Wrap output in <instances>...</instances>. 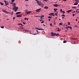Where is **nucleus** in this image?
Segmentation results:
<instances>
[{"mask_svg": "<svg viewBox=\"0 0 79 79\" xmlns=\"http://www.w3.org/2000/svg\"><path fill=\"white\" fill-rule=\"evenodd\" d=\"M48 18H50V19H52V17H50V16L48 17Z\"/></svg>", "mask_w": 79, "mask_h": 79, "instance_id": "7c9ffc66", "label": "nucleus"}, {"mask_svg": "<svg viewBox=\"0 0 79 79\" xmlns=\"http://www.w3.org/2000/svg\"><path fill=\"white\" fill-rule=\"evenodd\" d=\"M44 9H48V7L46 6L44 7Z\"/></svg>", "mask_w": 79, "mask_h": 79, "instance_id": "2eb2a0df", "label": "nucleus"}, {"mask_svg": "<svg viewBox=\"0 0 79 79\" xmlns=\"http://www.w3.org/2000/svg\"><path fill=\"white\" fill-rule=\"evenodd\" d=\"M4 2L5 3V5L6 6V5H8V2L6 1H4Z\"/></svg>", "mask_w": 79, "mask_h": 79, "instance_id": "20e7f679", "label": "nucleus"}, {"mask_svg": "<svg viewBox=\"0 0 79 79\" xmlns=\"http://www.w3.org/2000/svg\"><path fill=\"white\" fill-rule=\"evenodd\" d=\"M26 1H29V0H25Z\"/></svg>", "mask_w": 79, "mask_h": 79, "instance_id": "69168bd1", "label": "nucleus"}, {"mask_svg": "<svg viewBox=\"0 0 79 79\" xmlns=\"http://www.w3.org/2000/svg\"><path fill=\"white\" fill-rule=\"evenodd\" d=\"M41 18H44V15H42V16H40Z\"/></svg>", "mask_w": 79, "mask_h": 79, "instance_id": "aec40b11", "label": "nucleus"}, {"mask_svg": "<svg viewBox=\"0 0 79 79\" xmlns=\"http://www.w3.org/2000/svg\"><path fill=\"white\" fill-rule=\"evenodd\" d=\"M35 1H36L38 5H39L40 6L42 7L43 6H44V5L43 3H42L41 2H40L38 0H35Z\"/></svg>", "mask_w": 79, "mask_h": 79, "instance_id": "f257e3e1", "label": "nucleus"}, {"mask_svg": "<svg viewBox=\"0 0 79 79\" xmlns=\"http://www.w3.org/2000/svg\"><path fill=\"white\" fill-rule=\"evenodd\" d=\"M36 29H37L38 30H40V28H36Z\"/></svg>", "mask_w": 79, "mask_h": 79, "instance_id": "4be33fe9", "label": "nucleus"}, {"mask_svg": "<svg viewBox=\"0 0 79 79\" xmlns=\"http://www.w3.org/2000/svg\"><path fill=\"white\" fill-rule=\"evenodd\" d=\"M50 25L51 26H52V24H50Z\"/></svg>", "mask_w": 79, "mask_h": 79, "instance_id": "8fccbe9b", "label": "nucleus"}, {"mask_svg": "<svg viewBox=\"0 0 79 79\" xmlns=\"http://www.w3.org/2000/svg\"><path fill=\"white\" fill-rule=\"evenodd\" d=\"M23 24H26L25 23H24V22H23Z\"/></svg>", "mask_w": 79, "mask_h": 79, "instance_id": "09e8293b", "label": "nucleus"}, {"mask_svg": "<svg viewBox=\"0 0 79 79\" xmlns=\"http://www.w3.org/2000/svg\"><path fill=\"white\" fill-rule=\"evenodd\" d=\"M12 2H15V0H11Z\"/></svg>", "mask_w": 79, "mask_h": 79, "instance_id": "c85d7f7f", "label": "nucleus"}, {"mask_svg": "<svg viewBox=\"0 0 79 79\" xmlns=\"http://www.w3.org/2000/svg\"><path fill=\"white\" fill-rule=\"evenodd\" d=\"M62 12L63 13V14H64V13H65V12H64V11H62Z\"/></svg>", "mask_w": 79, "mask_h": 79, "instance_id": "e433bc0d", "label": "nucleus"}, {"mask_svg": "<svg viewBox=\"0 0 79 79\" xmlns=\"http://www.w3.org/2000/svg\"><path fill=\"white\" fill-rule=\"evenodd\" d=\"M60 11H61V12H63V10H62V9H60Z\"/></svg>", "mask_w": 79, "mask_h": 79, "instance_id": "cd10ccee", "label": "nucleus"}, {"mask_svg": "<svg viewBox=\"0 0 79 79\" xmlns=\"http://www.w3.org/2000/svg\"><path fill=\"white\" fill-rule=\"evenodd\" d=\"M36 32H40L38 31V30H36Z\"/></svg>", "mask_w": 79, "mask_h": 79, "instance_id": "37998d69", "label": "nucleus"}, {"mask_svg": "<svg viewBox=\"0 0 79 79\" xmlns=\"http://www.w3.org/2000/svg\"><path fill=\"white\" fill-rule=\"evenodd\" d=\"M27 19V18H24V20H26Z\"/></svg>", "mask_w": 79, "mask_h": 79, "instance_id": "79ce46f5", "label": "nucleus"}, {"mask_svg": "<svg viewBox=\"0 0 79 79\" xmlns=\"http://www.w3.org/2000/svg\"><path fill=\"white\" fill-rule=\"evenodd\" d=\"M76 15V14L73 15V16H74V15Z\"/></svg>", "mask_w": 79, "mask_h": 79, "instance_id": "603ef678", "label": "nucleus"}, {"mask_svg": "<svg viewBox=\"0 0 79 79\" xmlns=\"http://www.w3.org/2000/svg\"><path fill=\"white\" fill-rule=\"evenodd\" d=\"M2 10L4 13H6V11L5 10Z\"/></svg>", "mask_w": 79, "mask_h": 79, "instance_id": "4468645a", "label": "nucleus"}, {"mask_svg": "<svg viewBox=\"0 0 79 79\" xmlns=\"http://www.w3.org/2000/svg\"><path fill=\"white\" fill-rule=\"evenodd\" d=\"M57 17H56V19H57Z\"/></svg>", "mask_w": 79, "mask_h": 79, "instance_id": "774afa93", "label": "nucleus"}, {"mask_svg": "<svg viewBox=\"0 0 79 79\" xmlns=\"http://www.w3.org/2000/svg\"><path fill=\"white\" fill-rule=\"evenodd\" d=\"M70 28L72 30V27H70Z\"/></svg>", "mask_w": 79, "mask_h": 79, "instance_id": "c03bdc74", "label": "nucleus"}, {"mask_svg": "<svg viewBox=\"0 0 79 79\" xmlns=\"http://www.w3.org/2000/svg\"><path fill=\"white\" fill-rule=\"evenodd\" d=\"M59 35V33H57V34H55V35H56V36H58Z\"/></svg>", "mask_w": 79, "mask_h": 79, "instance_id": "412c9836", "label": "nucleus"}, {"mask_svg": "<svg viewBox=\"0 0 79 79\" xmlns=\"http://www.w3.org/2000/svg\"><path fill=\"white\" fill-rule=\"evenodd\" d=\"M39 20H40V21H42V19H39Z\"/></svg>", "mask_w": 79, "mask_h": 79, "instance_id": "4d7b16f0", "label": "nucleus"}, {"mask_svg": "<svg viewBox=\"0 0 79 79\" xmlns=\"http://www.w3.org/2000/svg\"><path fill=\"white\" fill-rule=\"evenodd\" d=\"M51 35H52V36H55V34H56V33H54L53 32H52L51 33Z\"/></svg>", "mask_w": 79, "mask_h": 79, "instance_id": "39448f33", "label": "nucleus"}, {"mask_svg": "<svg viewBox=\"0 0 79 79\" xmlns=\"http://www.w3.org/2000/svg\"><path fill=\"white\" fill-rule=\"evenodd\" d=\"M56 10H58V9H56Z\"/></svg>", "mask_w": 79, "mask_h": 79, "instance_id": "338daca9", "label": "nucleus"}, {"mask_svg": "<svg viewBox=\"0 0 79 79\" xmlns=\"http://www.w3.org/2000/svg\"><path fill=\"white\" fill-rule=\"evenodd\" d=\"M66 29H67V30H68V28L67 27H66Z\"/></svg>", "mask_w": 79, "mask_h": 79, "instance_id": "864d4df0", "label": "nucleus"}, {"mask_svg": "<svg viewBox=\"0 0 79 79\" xmlns=\"http://www.w3.org/2000/svg\"><path fill=\"white\" fill-rule=\"evenodd\" d=\"M75 13V11H74L73 12H72V13Z\"/></svg>", "mask_w": 79, "mask_h": 79, "instance_id": "5fc2aeb1", "label": "nucleus"}, {"mask_svg": "<svg viewBox=\"0 0 79 79\" xmlns=\"http://www.w3.org/2000/svg\"><path fill=\"white\" fill-rule=\"evenodd\" d=\"M58 12H57L55 14V15H56V16H58V15H57V14H58Z\"/></svg>", "mask_w": 79, "mask_h": 79, "instance_id": "6ab92c4d", "label": "nucleus"}, {"mask_svg": "<svg viewBox=\"0 0 79 79\" xmlns=\"http://www.w3.org/2000/svg\"><path fill=\"white\" fill-rule=\"evenodd\" d=\"M20 13H21V12H18L16 13V15H18V14H20Z\"/></svg>", "mask_w": 79, "mask_h": 79, "instance_id": "f8f14e48", "label": "nucleus"}, {"mask_svg": "<svg viewBox=\"0 0 79 79\" xmlns=\"http://www.w3.org/2000/svg\"><path fill=\"white\" fill-rule=\"evenodd\" d=\"M15 18H15V17H14L13 18V20H14V19H15Z\"/></svg>", "mask_w": 79, "mask_h": 79, "instance_id": "4c0bfd02", "label": "nucleus"}, {"mask_svg": "<svg viewBox=\"0 0 79 79\" xmlns=\"http://www.w3.org/2000/svg\"><path fill=\"white\" fill-rule=\"evenodd\" d=\"M76 21H77V19H76Z\"/></svg>", "mask_w": 79, "mask_h": 79, "instance_id": "bf43d9fd", "label": "nucleus"}, {"mask_svg": "<svg viewBox=\"0 0 79 79\" xmlns=\"http://www.w3.org/2000/svg\"><path fill=\"white\" fill-rule=\"evenodd\" d=\"M44 1H45V2H47V0H43Z\"/></svg>", "mask_w": 79, "mask_h": 79, "instance_id": "6e6d98bb", "label": "nucleus"}, {"mask_svg": "<svg viewBox=\"0 0 79 79\" xmlns=\"http://www.w3.org/2000/svg\"><path fill=\"white\" fill-rule=\"evenodd\" d=\"M71 40H76V39L74 38H71Z\"/></svg>", "mask_w": 79, "mask_h": 79, "instance_id": "9d476101", "label": "nucleus"}, {"mask_svg": "<svg viewBox=\"0 0 79 79\" xmlns=\"http://www.w3.org/2000/svg\"><path fill=\"white\" fill-rule=\"evenodd\" d=\"M63 0V1H64V2H66L67 0Z\"/></svg>", "mask_w": 79, "mask_h": 79, "instance_id": "a18cd8bd", "label": "nucleus"}, {"mask_svg": "<svg viewBox=\"0 0 79 79\" xmlns=\"http://www.w3.org/2000/svg\"><path fill=\"white\" fill-rule=\"evenodd\" d=\"M32 13V11H29L28 12H26V14H27V15H29V14H30V13Z\"/></svg>", "mask_w": 79, "mask_h": 79, "instance_id": "423d86ee", "label": "nucleus"}, {"mask_svg": "<svg viewBox=\"0 0 79 79\" xmlns=\"http://www.w3.org/2000/svg\"><path fill=\"white\" fill-rule=\"evenodd\" d=\"M70 27H71L68 26V27H67V28H70Z\"/></svg>", "mask_w": 79, "mask_h": 79, "instance_id": "58836bf2", "label": "nucleus"}, {"mask_svg": "<svg viewBox=\"0 0 79 79\" xmlns=\"http://www.w3.org/2000/svg\"><path fill=\"white\" fill-rule=\"evenodd\" d=\"M35 17H40V16H36V15H35Z\"/></svg>", "mask_w": 79, "mask_h": 79, "instance_id": "393cba45", "label": "nucleus"}, {"mask_svg": "<svg viewBox=\"0 0 79 79\" xmlns=\"http://www.w3.org/2000/svg\"><path fill=\"white\" fill-rule=\"evenodd\" d=\"M54 10L55 12H56V9H54Z\"/></svg>", "mask_w": 79, "mask_h": 79, "instance_id": "5701e85b", "label": "nucleus"}, {"mask_svg": "<svg viewBox=\"0 0 79 79\" xmlns=\"http://www.w3.org/2000/svg\"><path fill=\"white\" fill-rule=\"evenodd\" d=\"M78 4V3L77 2H75V3L74 4V5H77Z\"/></svg>", "mask_w": 79, "mask_h": 79, "instance_id": "ddd939ff", "label": "nucleus"}, {"mask_svg": "<svg viewBox=\"0 0 79 79\" xmlns=\"http://www.w3.org/2000/svg\"><path fill=\"white\" fill-rule=\"evenodd\" d=\"M13 12H11V15H13Z\"/></svg>", "mask_w": 79, "mask_h": 79, "instance_id": "2f4dec72", "label": "nucleus"}, {"mask_svg": "<svg viewBox=\"0 0 79 79\" xmlns=\"http://www.w3.org/2000/svg\"><path fill=\"white\" fill-rule=\"evenodd\" d=\"M48 21H50V19H49Z\"/></svg>", "mask_w": 79, "mask_h": 79, "instance_id": "13d9d810", "label": "nucleus"}, {"mask_svg": "<svg viewBox=\"0 0 79 79\" xmlns=\"http://www.w3.org/2000/svg\"><path fill=\"white\" fill-rule=\"evenodd\" d=\"M56 28H57V29H58L57 30V31H60V28L58 27H56Z\"/></svg>", "mask_w": 79, "mask_h": 79, "instance_id": "dca6fc26", "label": "nucleus"}, {"mask_svg": "<svg viewBox=\"0 0 79 79\" xmlns=\"http://www.w3.org/2000/svg\"><path fill=\"white\" fill-rule=\"evenodd\" d=\"M44 23V20H42V21L41 22V23Z\"/></svg>", "mask_w": 79, "mask_h": 79, "instance_id": "b1692460", "label": "nucleus"}, {"mask_svg": "<svg viewBox=\"0 0 79 79\" xmlns=\"http://www.w3.org/2000/svg\"><path fill=\"white\" fill-rule=\"evenodd\" d=\"M66 42H67L66 41H63V43H66Z\"/></svg>", "mask_w": 79, "mask_h": 79, "instance_id": "a878e982", "label": "nucleus"}, {"mask_svg": "<svg viewBox=\"0 0 79 79\" xmlns=\"http://www.w3.org/2000/svg\"><path fill=\"white\" fill-rule=\"evenodd\" d=\"M78 0H75V2H78Z\"/></svg>", "mask_w": 79, "mask_h": 79, "instance_id": "c9c22d12", "label": "nucleus"}, {"mask_svg": "<svg viewBox=\"0 0 79 79\" xmlns=\"http://www.w3.org/2000/svg\"><path fill=\"white\" fill-rule=\"evenodd\" d=\"M27 19L28 21V20H29V18H27Z\"/></svg>", "mask_w": 79, "mask_h": 79, "instance_id": "de8ad7c7", "label": "nucleus"}, {"mask_svg": "<svg viewBox=\"0 0 79 79\" xmlns=\"http://www.w3.org/2000/svg\"><path fill=\"white\" fill-rule=\"evenodd\" d=\"M8 13H9L10 14V15H11V13H10V12H8Z\"/></svg>", "mask_w": 79, "mask_h": 79, "instance_id": "052dcab7", "label": "nucleus"}, {"mask_svg": "<svg viewBox=\"0 0 79 79\" xmlns=\"http://www.w3.org/2000/svg\"><path fill=\"white\" fill-rule=\"evenodd\" d=\"M53 6H56V7H58V6H60V5L54 4L53 5Z\"/></svg>", "mask_w": 79, "mask_h": 79, "instance_id": "0eeeda50", "label": "nucleus"}, {"mask_svg": "<svg viewBox=\"0 0 79 79\" xmlns=\"http://www.w3.org/2000/svg\"><path fill=\"white\" fill-rule=\"evenodd\" d=\"M6 14H8V12H7V11H6Z\"/></svg>", "mask_w": 79, "mask_h": 79, "instance_id": "49530a36", "label": "nucleus"}, {"mask_svg": "<svg viewBox=\"0 0 79 79\" xmlns=\"http://www.w3.org/2000/svg\"><path fill=\"white\" fill-rule=\"evenodd\" d=\"M41 9H42L41 8H40V9H37L36 10V12H37V13H38V12H39V11H40L41 10Z\"/></svg>", "mask_w": 79, "mask_h": 79, "instance_id": "7ed1b4c3", "label": "nucleus"}, {"mask_svg": "<svg viewBox=\"0 0 79 79\" xmlns=\"http://www.w3.org/2000/svg\"><path fill=\"white\" fill-rule=\"evenodd\" d=\"M1 28H2V29H3L4 28V26H1Z\"/></svg>", "mask_w": 79, "mask_h": 79, "instance_id": "bb28decb", "label": "nucleus"}, {"mask_svg": "<svg viewBox=\"0 0 79 79\" xmlns=\"http://www.w3.org/2000/svg\"><path fill=\"white\" fill-rule=\"evenodd\" d=\"M18 25H21L22 26H23V24H22L21 23H18Z\"/></svg>", "mask_w": 79, "mask_h": 79, "instance_id": "f3484780", "label": "nucleus"}, {"mask_svg": "<svg viewBox=\"0 0 79 79\" xmlns=\"http://www.w3.org/2000/svg\"><path fill=\"white\" fill-rule=\"evenodd\" d=\"M68 25H70V23L69 22H68Z\"/></svg>", "mask_w": 79, "mask_h": 79, "instance_id": "a19ab883", "label": "nucleus"}, {"mask_svg": "<svg viewBox=\"0 0 79 79\" xmlns=\"http://www.w3.org/2000/svg\"><path fill=\"white\" fill-rule=\"evenodd\" d=\"M77 11H78V10H79V9H77Z\"/></svg>", "mask_w": 79, "mask_h": 79, "instance_id": "0e129e2a", "label": "nucleus"}, {"mask_svg": "<svg viewBox=\"0 0 79 79\" xmlns=\"http://www.w3.org/2000/svg\"><path fill=\"white\" fill-rule=\"evenodd\" d=\"M61 16H64L65 17V15H61Z\"/></svg>", "mask_w": 79, "mask_h": 79, "instance_id": "72a5a7b5", "label": "nucleus"}, {"mask_svg": "<svg viewBox=\"0 0 79 79\" xmlns=\"http://www.w3.org/2000/svg\"><path fill=\"white\" fill-rule=\"evenodd\" d=\"M72 11H73L72 10H69L67 11L66 12L68 13H70V12Z\"/></svg>", "mask_w": 79, "mask_h": 79, "instance_id": "1a4fd4ad", "label": "nucleus"}, {"mask_svg": "<svg viewBox=\"0 0 79 79\" xmlns=\"http://www.w3.org/2000/svg\"><path fill=\"white\" fill-rule=\"evenodd\" d=\"M43 25L44 26H45V24H43Z\"/></svg>", "mask_w": 79, "mask_h": 79, "instance_id": "e2e57ef3", "label": "nucleus"}, {"mask_svg": "<svg viewBox=\"0 0 79 79\" xmlns=\"http://www.w3.org/2000/svg\"><path fill=\"white\" fill-rule=\"evenodd\" d=\"M77 11H76V12H77V13H79V11H77Z\"/></svg>", "mask_w": 79, "mask_h": 79, "instance_id": "ea45409f", "label": "nucleus"}, {"mask_svg": "<svg viewBox=\"0 0 79 79\" xmlns=\"http://www.w3.org/2000/svg\"><path fill=\"white\" fill-rule=\"evenodd\" d=\"M59 25H60V26H62V23H60Z\"/></svg>", "mask_w": 79, "mask_h": 79, "instance_id": "c756f323", "label": "nucleus"}, {"mask_svg": "<svg viewBox=\"0 0 79 79\" xmlns=\"http://www.w3.org/2000/svg\"><path fill=\"white\" fill-rule=\"evenodd\" d=\"M40 30H42L43 31H43H44V30L42 29V28H40Z\"/></svg>", "mask_w": 79, "mask_h": 79, "instance_id": "473e14b6", "label": "nucleus"}, {"mask_svg": "<svg viewBox=\"0 0 79 79\" xmlns=\"http://www.w3.org/2000/svg\"><path fill=\"white\" fill-rule=\"evenodd\" d=\"M0 4H1V5H3V4L1 2H0Z\"/></svg>", "mask_w": 79, "mask_h": 79, "instance_id": "a211bd4d", "label": "nucleus"}, {"mask_svg": "<svg viewBox=\"0 0 79 79\" xmlns=\"http://www.w3.org/2000/svg\"><path fill=\"white\" fill-rule=\"evenodd\" d=\"M33 35H37V34H33Z\"/></svg>", "mask_w": 79, "mask_h": 79, "instance_id": "3c124183", "label": "nucleus"}, {"mask_svg": "<svg viewBox=\"0 0 79 79\" xmlns=\"http://www.w3.org/2000/svg\"><path fill=\"white\" fill-rule=\"evenodd\" d=\"M13 7L12 8V10H14L15 11H16V10H18V7H16L15 5H16V3H13Z\"/></svg>", "mask_w": 79, "mask_h": 79, "instance_id": "f03ea898", "label": "nucleus"}, {"mask_svg": "<svg viewBox=\"0 0 79 79\" xmlns=\"http://www.w3.org/2000/svg\"><path fill=\"white\" fill-rule=\"evenodd\" d=\"M49 15H52L53 16H55V14L53 13H51Z\"/></svg>", "mask_w": 79, "mask_h": 79, "instance_id": "6e6552de", "label": "nucleus"}, {"mask_svg": "<svg viewBox=\"0 0 79 79\" xmlns=\"http://www.w3.org/2000/svg\"><path fill=\"white\" fill-rule=\"evenodd\" d=\"M16 17L17 18H19V17H21V15H17V16H16Z\"/></svg>", "mask_w": 79, "mask_h": 79, "instance_id": "9b49d317", "label": "nucleus"}, {"mask_svg": "<svg viewBox=\"0 0 79 79\" xmlns=\"http://www.w3.org/2000/svg\"><path fill=\"white\" fill-rule=\"evenodd\" d=\"M72 8H76V7H72Z\"/></svg>", "mask_w": 79, "mask_h": 79, "instance_id": "f704fd0d", "label": "nucleus"}, {"mask_svg": "<svg viewBox=\"0 0 79 79\" xmlns=\"http://www.w3.org/2000/svg\"><path fill=\"white\" fill-rule=\"evenodd\" d=\"M62 18L63 19H64V17H62Z\"/></svg>", "mask_w": 79, "mask_h": 79, "instance_id": "680f3d73", "label": "nucleus"}]
</instances>
